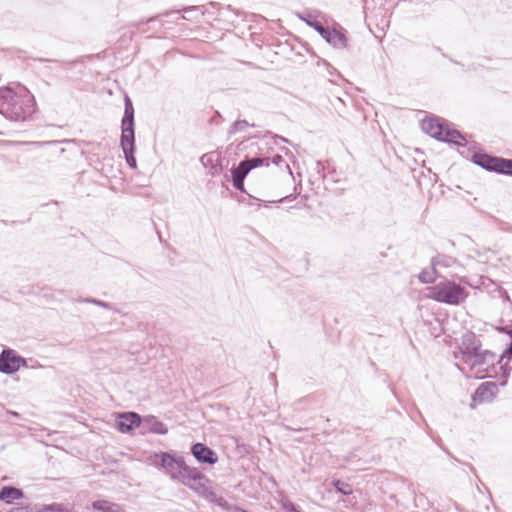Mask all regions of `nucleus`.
Wrapping results in <instances>:
<instances>
[{"label":"nucleus","instance_id":"nucleus-15","mask_svg":"<svg viewBox=\"0 0 512 512\" xmlns=\"http://www.w3.org/2000/svg\"><path fill=\"white\" fill-rule=\"evenodd\" d=\"M498 392V387L494 382H484L475 391L473 400L483 403L491 401Z\"/></svg>","mask_w":512,"mask_h":512},{"label":"nucleus","instance_id":"nucleus-33","mask_svg":"<svg viewBox=\"0 0 512 512\" xmlns=\"http://www.w3.org/2000/svg\"><path fill=\"white\" fill-rule=\"evenodd\" d=\"M271 162H272L274 165H277V166H278V165H280L281 163H283V162H284V159H283V157H282V156H280V155H275V156L272 158Z\"/></svg>","mask_w":512,"mask_h":512},{"label":"nucleus","instance_id":"nucleus-27","mask_svg":"<svg viewBox=\"0 0 512 512\" xmlns=\"http://www.w3.org/2000/svg\"><path fill=\"white\" fill-rule=\"evenodd\" d=\"M48 512H72V508L61 503H53L48 505Z\"/></svg>","mask_w":512,"mask_h":512},{"label":"nucleus","instance_id":"nucleus-3","mask_svg":"<svg viewBox=\"0 0 512 512\" xmlns=\"http://www.w3.org/2000/svg\"><path fill=\"white\" fill-rule=\"evenodd\" d=\"M426 296L439 303L457 306L466 300L468 291L460 283L446 279L428 287Z\"/></svg>","mask_w":512,"mask_h":512},{"label":"nucleus","instance_id":"nucleus-38","mask_svg":"<svg viewBox=\"0 0 512 512\" xmlns=\"http://www.w3.org/2000/svg\"><path fill=\"white\" fill-rule=\"evenodd\" d=\"M505 300H509V297L506 293H505Z\"/></svg>","mask_w":512,"mask_h":512},{"label":"nucleus","instance_id":"nucleus-6","mask_svg":"<svg viewBox=\"0 0 512 512\" xmlns=\"http://www.w3.org/2000/svg\"><path fill=\"white\" fill-rule=\"evenodd\" d=\"M203 497L205 500L223 508L228 509V502L221 496H218L209 486V479L200 472V477H197L195 481L188 487Z\"/></svg>","mask_w":512,"mask_h":512},{"label":"nucleus","instance_id":"nucleus-26","mask_svg":"<svg viewBox=\"0 0 512 512\" xmlns=\"http://www.w3.org/2000/svg\"><path fill=\"white\" fill-rule=\"evenodd\" d=\"M123 153L125 155V159H126L128 166L132 169H136L137 163H136V159L134 157V149L123 150Z\"/></svg>","mask_w":512,"mask_h":512},{"label":"nucleus","instance_id":"nucleus-18","mask_svg":"<svg viewBox=\"0 0 512 512\" xmlns=\"http://www.w3.org/2000/svg\"><path fill=\"white\" fill-rule=\"evenodd\" d=\"M440 141L453 143L458 146L466 145L464 136L459 131L450 129L448 126L445 127L443 137Z\"/></svg>","mask_w":512,"mask_h":512},{"label":"nucleus","instance_id":"nucleus-13","mask_svg":"<svg viewBox=\"0 0 512 512\" xmlns=\"http://www.w3.org/2000/svg\"><path fill=\"white\" fill-rule=\"evenodd\" d=\"M141 424V418L137 413L128 412L120 414L116 423L117 429L122 433H128Z\"/></svg>","mask_w":512,"mask_h":512},{"label":"nucleus","instance_id":"nucleus-14","mask_svg":"<svg viewBox=\"0 0 512 512\" xmlns=\"http://www.w3.org/2000/svg\"><path fill=\"white\" fill-rule=\"evenodd\" d=\"M446 126L438 118L428 117L422 120V130L431 137L441 140Z\"/></svg>","mask_w":512,"mask_h":512},{"label":"nucleus","instance_id":"nucleus-22","mask_svg":"<svg viewBox=\"0 0 512 512\" xmlns=\"http://www.w3.org/2000/svg\"><path fill=\"white\" fill-rule=\"evenodd\" d=\"M308 26L314 28L322 37L325 35L328 29L324 28L323 25L315 20L311 14L303 15L300 17Z\"/></svg>","mask_w":512,"mask_h":512},{"label":"nucleus","instance_id":"nucleus-10","mask_svg":"<svg viewBox=\"0 0 512 512\" xmlns=\"http://www.w3.org/2000/svg\"><path fill=\"white\" fill-rule=\"evenodd\" d=\"M270 159L268 157H255L249 158L239 163V165L232 170V179L244 180L247 174L254 168L260 166H269Z\"/></svg>","mask_w":512,"mask_h":512},{"label":"nucleus","instance_id":"nucleus-37","mask_svg":"<svg viewBox=\"0 0 512 512\" xmlns=\"http://www.w3.org/2000/svg\"><path fill=\"white\" fill-rule=\"evenodd\" d=\"M286 168H287L288 170H290V168H289V165H288V164H286ZM289 174H290V175H292V172H291V171H289Z\"/></svg>","mask_w":512,"mask_h":512},{"label":"nucleus","instance_id":"nucleus-2","mask_svg":"<svg viewBox=\"0 0 512 512\" xmlns=\"http://www.w3.org/2000/svg\"><path fill=\"white\" fill-rule=\"evenodd\" d=\"M151 465L162 468L172 480H176L186 487L200 477V470L186 464L181 456H175L169 452L154 453L149 456Z\"/></svg>","mask_w":512,"mask_h":512},{"label":"nucleus","instance_id":"nucleus-28","mask_svg":"<svg viewBox=\"0 0 512 512\" xmlns=\"http://www.w3.org/2000/svg\"><path fill=\"white\" fill-rule=\"evenodd\" d=\"M56 141H25V142H18V144H21V145H32V146H35V147H43L45 145H53L55 144Z\"/></svg>","mask_w":512,"mask_h":512},{"label":"nucleus","instance_id":"nucleus-23","mask_svg":"<svg viewBox=\"0 0 512 512\" xmlns=\"http://www.w3.org/2000/svg\"><path fill=\"white\" fill-rule=\"evenodd\" d=\"M437 276H439V272L435 269L434 265H432L431 269H424L419 274L418 278L422 283H432Z\"/></svg>","mask_w":512,"mask_h":512},{"label":"nucleus","instance_id":"nucleus-5","mask_svg":"<svg viewBox=\"0 0 512 512\" xmlns=\"http://www.w3.org/2000/svg\"><path fill=\"white\" fill-rule=\"evenodd\" d=\"M134 108L129 97L125 98L124 117L121 123L120 145L122 150L134 149Z\"/></svg>","mask_w":512,"mask_h":512},{"label":"nucleus","instance_id":"nucleus-32","mask_svg":"<svg viewBox=\"0 0 512 512\" xmlns=\"http://www.w3.org/2000/svg\"><path fill=\"white\" fill-rule=\"evenodd\" d=\"M232 181H233V186H234L237 190H239V191H241V192H243V191H244V180L232 179Z\"/></svg>","mask_w":512,"mask_h":512},{"label":"nucleus","instance_id":"nucleus-21","mask_svg":"<svg viewBox=\"0 0 512 512\" xmlns=\"http://www.w3.org/2000/svg\"><path fill=\"white\" fill-rule=\"evenodd\" d=\"M92 507L95 510L101 512H120L121 508L118 504L106 501V500H97L92 503Z\"/></svg>","mask_w":512,"mask_h":512},{"label":"nucleus","instance_id":"nucleus-12","mask_svg":"<svg viewBox=\"0 0 512 512\" xmlns=\"http://www.w3.org/2000/svg\"><path fill=\"white\" fill-rule=\"evenodd\" d=\"M191 453L200 463L213 465L218 461L216 453L202 443H196L192 445Z\"/></svg>","mask_w":512,"mask_h":512},{"label":"nucleus","instance_id":"nucleus-19","mask_svg":"<svg viewBox=\"0 0 512 512\" xmlns=\"http://www.w3.org/2000/svg\"><path fill=\"white\" fill-rule=\"evenodd\" d=\"M22 497L23 492L15 487L5 486L0 490V500L7 504H10L15 500L21 499Z\"/></svg>","mask_w":512,"mask_h":512},{"label":"nucleus","instance_id":"nucleus-17","mask_svg":"<svg viewBox=\"0 0 512 512\" xmlns=\"http://www.w3.org/2000/svg\"><path fill=\"white\" fill-rule=\"evenodd\" d=\"M474 162L486 170L497 172L500 164V158L486 154H476L474 156Z\"/></svg>","mask_w":512,"mask_h":512},{"label":"nucleus","instance_id":"nucleus-8","mask_svg":"<svg viewBox=\"0 0 512 512\" xmlns=\"http://www.w3.org/2000/svg\"><path fill=\"white\" fill-rule=\"evenodd\" d=\"M482 350L481 342L474 333L467 332L462 336L460 352L463 362L470 361L473 356Z\"/></svg>","mask_w":512,"mask_h":512},{"label":"nucleus","instance_id":"nucleus-9","mask_svg":"<svg viewBox=\"0 0 512 512\" xmlns=\"http://www.w3.org/2000/svg\"><path fill=\"white\" fill-rule=\"evenodd\" d=\"M270 159L268 157H255L249 158L239 163V165L232 170V179L244 180L247 174L254 168L260 166H269Z\"/></svg>","mask_w":512,"mask_h":512},{"label":"nucleus","instance_id":"nucleus-39","mask_svg":"<svg viewBox=\"0 0 512 512\" xmlns=\"http://www.w3.org/2000/svg\"><path fill=\"white\" fill-rule=\"evenodd\" d=\"M287 197H284L282 199L279 200V202H283L284 199H286Z\"/></svg>","mask_w":512,"mask_h":512},{"label":"nucleus","instance_id":"nucleus-36","mask_svg":"<svg viewBox=\"0 0 512 512\" xmlns=\"http://www.w3.org/2000/svg\"><path fill=\"white\" fill-rule=\"evenodd\" d=\"M12 416H18V413L16 412H9Z\"/></svg>","mask_w":512,"mask_h":512},{"label":"nucleus","instance_id":"nucleus-31","mask_svg":"<svg viewBox=\"0 0 512 512\" xmlns=\"http://www.w3.org/2000/svg\"><path fill=\"white\" fill-rule=\"evenodd\" d=\"M83 302L92 303V304H95L97 306H100V307H103L106 309L110 308V305L108 303L97 300V299L86 298L83 300Z\"/></svg>","mask_w":512,"mask_h":512},{"label":"nucleus","instance_id":"nucleus-4","mask_svg":"<svg viewBox=\"0 0 512 512\" xmlns=\"http://www.w3.org/2000/svg\"><path fill=\"white\" fill-rule=\"evenodd\" d=\"M496 356L489 350H482L464 362L469 368V376L482 379L489 375V371L494 367Z\"/></svg>","mask_w":512,"mask_h":512},{"label":"nucleus","instance_id":"nucleus-20","mask_svg":"<svg viewBox=\"0 0 512 512\" xmlns=\"http://www.w3.org/2000/svg\"><path fill=\"white\" fill-rule=\"evenodd\" d=\"M145 423L148 425V429L152 433L164 435L168 432L167 427L154 416L146 418Z\"/></svg>","mask_w":512,"mask_h":512},{"label":"nucleus","instance_id":"nucleus-25","mask_svg":"<svg viewBox=\"0 0 512 512\" xmlns=\"http://www.w3.org/2000/svg\"><path fill=\"white\" fill-rule=\"evenodd\" d=\"M333 485L336 490L343 495H350L352 493V488L349 484L342 482L340 480L333 481Z\"/></svg>","mask_w":512,"mask_h":512},{"label":"nucleus","instance_id":"nucleus-30","mask_svg":"<svg viewBox=\"0 0 512 512\" xmlns=\"http://www.w3.org/2000/svg\"><path fill=\"white\" fill-rule=\"evenodd\" d=\"M248 126V123L246 121H236L234 124H233V127L232 129L230 130V133H235L239 130H242L244 128H246Z\"/></svg>","mask_w":512,"mask_h":512},{"label":"nucleus","instance_id":"nucleus-16","mask_svg":"<svg viewBox=\"0 0 512 512\" xmlns=\"http://www.w3.org/2000/svg\"><path fill=\"white\" fill-rule=\"evenodd\" d=\"M323 38L334 48L344 49L347 46V38L341 31L336 29L327 30Z\"/></svg>","mask_w":512,"mask_h":512},{"label":"nucleus","instance_id":"nucleus-1","mask_svg":"<svg viewBox=\"0 0 512 512\" xmlns=\"http://www.w3.org/2000/svg\"><path fill=\"white\" fill-rule=\"evenodd\" d=\"M35 112L33 95L22 86L0 88V113L14 121H24Z\"/></svg>","mask_w":512,"mask_h":512},{"label":"nucleus","instance_id":"nucleus-7","mask_svg":"<svg viewBox=\"0 0 512 512\" xmlns=\"http://www.w3.org/2000/svg\"><path fill=\"white\" fill-rule=\"evenodd\" d=\"M26 360L19 356L13 349H4L0 353V372L3 374H13L21 367H26Z\"/></svg>","mask_w":512,"mask_h":512},{"label":"nucleus","instance_id":"nucleus-24","mask_svg":"<svg viewBox=\"0 0 512 512\" xmlns=\"http://www.w3.org/2000/svg\"><path fill=\"white\" fill-rule=\"evenodd\" d=\"M497 172L512 175V160L500 158Z\"/></svg>","mask_w":512,"mask_h":512},{"label":"nucleus","instance_id":"nucleus-35","mask_svg":"<svg viewBox=\"0 0 512 512\" xmlns=\"http://www.w3.org/2000/svg\"><path fill=\"white\" fill-rule=\"evenodd\" d=\"M503 377H504V380L501 382L502 386H504L506 384V378H507V373L506 372H504Z\"/></svg>","mask_w":512,"mask_h":512},{"label":"nucleus","instance_id":"nucleus-11","mask_svg":"<svg viewBox=\"0 0 512 512\" xmlns=\"http://www.w3.org/2000/svg\"><path fill=\"white\" fill-rule=\"evenodd\" d=\"M432 265L439 272L440 277L458 275L460 271L459 263L452 257L446 255H439L432 260Z\"/></svg>","mask_w":512,"mask_h":512},{"label":"nucleus","instance_id":"nucleus-34","mask_svg":"<svg viewBox=\"0 0 512 512\" xmlns=\"http://www.w3.org/2000/svg\"><path fill=\"white\" fill-rule=\"evenodd\" d=\"M284 507L289 512H299L297 510V508L295 507V505L293 503H291V502L285 503Z\"/></svg>","mask_w":512,"mask_h":512},{"label":"nucleus","instance_id":"nucleus-29","mask_svg":"<svg viewBox=\"0 0 512 512\" xmlns=\"http://www.w3.org/2000/svg\"><path fill=\"white\" fill-rule=\"evenodd\" d=\"M214 153H208V154H204L200 161L201 163L204 165V166H208V165H213V162H214ZM212 168H215L214 166H212Z\"/></svg>","mask_w":512,"mask_h":512}]
</instances>
